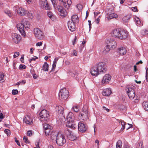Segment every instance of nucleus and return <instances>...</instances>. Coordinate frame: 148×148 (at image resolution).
<instances>
[{"instance_id":"1","label":"nucleus","mask_w":148,"mask_h":148,"mask_svg":"<svg viewBox=\"0 0 148 148\" xmlns=\"http://www.w3.org/2000/svg\"><path fill=\"white\" fill-rule=\"evenodd\" d=\"M51 140L54 144L56 143L60 146H62L66 142L64 136L60 132H52L51 134Z\"/></svg>"},{"instance_id":"2","label":"nucleus","mask_w":148,"mask_h":148,"mask_svg":"<svg viewBox=\"0 0 148 148\" xmlns=\"http://www.w3.org/2000/svg\"><path fill=\"white\" fill-rule=\"evenodd\" d=\"M106 67V64L104 62L98 63L91 68V74L93 76H97L100 73H105L107 70Z\"/></svg>"},{"instance_id":"3","label":"nucleus","mask_w":148,"mask_h":148,"mask_svg":"<svg viewBox=\"0 0 148 148\" xmlns=\"http://www.w3.org/2000/svg\"><path fill=\"white\" fill-rule=\"evenodd\" d=\"M111 34L114 37L121 39H123L127 37L128 36V32L123 29H119L113 30Z\"/></svg>"},{"instance_id":"4","label":"nucleus","mask_w":148,"mask_h":148,"mask_svg":"<svg viewBox=\"0 0 148 148\" xmlns=\"http://www.w3.org/2000/svg\"><path fill=\"white\" fill-rule=\"evenodd\" d=\"M88 118L87 107L86 106H84L82 108L78 116V118L84 121H86L88 119Z\"/></svg>"},{"instance_id":"5","label":"nucleus","mask_w":148,"mask_h":148,"mask_svg":"<svg viewBox=\"0 0 148 148\" xmlns=\"http://www.w3.org/2000/svg\"><path fill=\"white\" fill-rule=\"evenodd\" d=\"M40 120L42 122H47L49 119V112L45 110H42L39 114Z\"/></svg>"},{"instance_id":"6","label":"nucleus","mask_w":148,"mask_h":148,"mask_svg":"<svg viewBox=\"0 0 148 148\" xmlns=\"http://www.w3.org/2000/svg\"><path fill=\"white\" fill-rule=\"evenodd\" d=\"M56 109L58 110L59 117L60 121L62 122H64L66 119L64 114V108L61 106H57Z\"/></svg>"},{"instance_id":"7","label":"nucleus","mask_w":148,"mask_h":148,"mask_svg":"<svg viewBox=\"0 0 148 148\" xmlns=\"http://www.w3.org/2000/svg\"><path fill=\"white\" fill-rule=\"evenodd\" d=\"M69 92L66 88L61 89L59 93V99L60 100L66 99L68 97Z\"/></svg>"},{"instance_id":"8","label":"nucleus","mask_w":148,"mask_h":148,"mask_svg":"<svg viewBox=\"0 0 148 148\" xmlns=\"http://www.w3.org/2000/svg\"><path fill=\"white\" fill-rule=\"evenodd\" d=\"M34 32L35 36L38 39L42 40L44 37L45 36L44 33L39 28H34Z\"/></svg>"},{"instance_id":"9","label":"nucleus","mask_w":148,"mask_h":148,"mask_svg":"<svg viewBox=\"0 0 148 148\" xmlns=\"http://www.w3.org/2000/svg\"><path fill=\"white\" fill-rule=\"evenodd\" d=\"M64 132L68 138L71 140L74 141L77 138V137L74 135L71 131L69 130L67 128H66L65 129Z\"/></svg>"},{"instance_id":"10","label":"nucleus","mask_w":148,"mask_h":148,"mask_svg":"<svg viewBox=\"0 0 148 148\" xmlns=\"http://www.w3.org/2000/svg\"><path fill=\"white\" fill-rule=\"evenodd\" d=\"M17 29L19 30L21 33V35L23 36L26 35L25 32V25L22 23H18L16 25Z\"/></svg>"},{"instance_id":"11","label":"nucleus","mask_w":148,"mask_h":148,"mask_svg":"<svg viewBox=\"0 0 148 148\" xmlns=\"http://www.w3.org/2000/svg\"><path fill=\"white\" fill-rule=\"evenodd\" d=\"M106 42L107 44V45L110 47L112 49L115 48L116 46V42L112 38H108Z\"/></svg>"},{"instance_id":"12","label":"nucleus","mask_w":148,"mask_h":148,"mask_svg":"<svg viewBox=\"0 0 148 148\" xmlns=\"http://www.w3.org/2000/svg\"><path fill=\"white\" fill-rule=\"evenodd\" d=\"M39 4L42 8H45L47 10L50 9V7L48 4L47 0H40Z\"/></svg>"},{"instance_id":"13","label":"nucleus","mask_w":148,"mask_h":148,"mask_svg":"<svg viewBox=\"0 0 148 148\" xmlns=\"http://www.w3.org/2000/svg\"><path fill=\"white\" fill-rule=\"evenodd\" d=\"M12 37L13 41L16 44L19 43L21 39V36L16 33L12 34Z\"/></svg>"},{"instance_id":"14","label":"nucleus","mask_w":148,"mask_h":148,"mask_svg":"<svg viewBox=\"0 0 148 148\" xmlns=\"http://www.w3.org/2000/svg\"><path fill=\"white\" fill-rule=\"evenodd\" d=\"M61 5H63L64 8L68 9L72 3L71 0H59Z\"/></svg>"},{"instance_id":"15","label":"nucleus","mask_w":148,"mask_h":148,"mask_svg":"<svg viewBox=\"0 0 148 148\" xmlns=\"http://www.w3.org/2000/svg\"><path fill=\"white\" fill-rule=\"evenodd\" d=\"M78 125L79 130L82 132H85L87 129V126L81 122H79Z\"/></svg>"},{"instance_id":"16","label":"nucleus","mask_w":148,"mask_h":148,"mask_svg":"<svg viewBox=\"0 0 148 148\" xmlns=\"http://www.w3.org/2000/svg\"><path fill=\"white\" fill-rule=\"evenodd\" d=\"M58 11L59 12V14L61 16L64 17L67 15V14L66 10L63 9L61 6H58Z\"/></svg>"},{"instance_id":"17","label":"nucleus","mask_w":148,"mask_h":148,"mask_svg":"<svg viewBox=\"0 0 148 148\" xmlns=\"http://www.w3.org/2000/svg\"><path fill=\"white\" fill-rule=\"evenodd\" d=\"M18 14L21 16H24L28 12L22 8H18L17 10Z\"/></svg>"},{"instance_id":"18","label":"nucleus","mask_w":148,"mask_h":148,"mask_svg":"<svg viewBox=\"0 0 148 148\" xmlns=\"http://www.w3.org/2000/svg\"><path fill=\"white\" fill-rule=\"evenodd\" d=\"M23 121L26 124L32 125L33 124V119L29 116H25L23 119Z\"/></svg>"},{"instance_id":"19","label":"nucleus","mask_w":148,"mask_h":148,"mask_svg":"<svg viewBox=\"0 0 148 148\" xmlns=\"http://www.w3.org/2000/svg\"><path fill=\"white\" fill-rule=\"evenodd\" d=\"M73 121H67L66 124V126L69 128L74 129L76 126L75 125V123Z\"/></svg>"},{"instance_id":"20","label":"nucleus","mask_w":148,"mask_h":148,"mask_svg":"<svg viewBox=\"0 0 148 148\" xmlns=\"http://www.w3.org/2000/svg\"><path fill=\"white\" fill-rule=\"evenodd\" d=\"M111 78V76L109 74H106L103 77L102 83L105 84H106L110 80Z\"/></svg>"},{"instance_id":"21","label":"nucleus","mask_w":148,"mask_h":148,"mask_svg":"<svg viewBox=\"0 0 148 148\" xmlns=\"http://www.w3.org/2000/svg\"><path fill=\"white\" fill-rule=\"evenodd\" d=\"M68 26L69 29L71 32H73L75 30V23L70 21L68 23Z\"/></svg>"},{"instance_id":"22","label":"nucleus","mask_w":148,"mask_h":148,"mask_svg":"<svg viewBox=\"0 0 148 148\" xmlns=\"http://www.w3.org/2000/svg\"><path fill=\"white\" fill-rule=\"evenodd\" d=\"M111 93V90L110 88H107L103 90L102 92L103 96H109Z\"/></svg>"},{"instance_id":"23","label":"nucleus","mask_w":148,"mask_h":148,"mask_svg":"<svg viewBox=\"0 0 148 148\" xmlns=\"http://www.w3.org/2000/svg\"><path fill=\"white\" fill-rule=\"evenodd\" d=\"M74 119V116L72 112H69L66 117L67 121H73Z\"/></svg>"},{"instance_id":"24","label":"nucleus","mask_w":148,"mask_h":148,"mask_svg":"<svg viewBox=\"0 0 148 148\" xmlns=\"http://www.w3.org/2000/svg\"><path fill=\"white\" fill-rule=\"evenodd\" d=\"M72 22L75 23H77L79 22V19L78 16L76 15H73L71 17Z\"/></svg>"},{"instance_id":"25","label":"nucleus","mask_w":148,"mask_h":148,"mask_svg":"<svg viewBox=\"0 0 148 148\" xmlns=\"http://www.w3.org/2000/svg\"><path fill=\"white\" fill-rule=\"evenodd\" d=\"M118 51L121 55H124L126 54L127 51L125 47H121L118 49Z\"/></svg>"},{"instance_id":"26","label":"nucleus","mask_w":148,"mask_h":148,"mask_svg":"<svg viewBox=\"0 0 148 148\" xmlns=\"http://www.w3.org/2000/svg\"><path fill=\"white\" fill-rule=\"evenodd\" d=\"M134 86L132 85H128L126 87L127 93L131 92L132 91H135L134 89Z\"/></svg>"},{"instance_id":"27","label":"nucleus","mask_w":148,"mask_h":148,"mask_svg":"<svg viewBox=\"0 0 148 148\" xmlns=\"http://www.w3.org/2000/svg\"><path fill=\"white\" fill-rule=\"evenodd\" d=\"M21 22L23 24V25H24L25 29V30H27L29 29L30 23L29 21H25L24 20H23Z\"/></svg>"},{"instance_id":"28","label":"nucleus","mask_w":148,"mask_h":148,"mask_svg":"<svg viewBox=\"0 0 148 148\" xmlns=\"http://www.w3.org/2000/svg\"><path fill=\"white\" fill-rule=\"evenodd\" d=\"M129 98L130 99H133L135 96V91H132L131 92L127 93Z\"/></svg>"},{"instance_id":"29","label":"nucleus","mask_w":148,"mask_h":148,"mask_svg":"<svg viewBox=\"0 0 148 148\" xmlns=\"http://www.w3.org/2000/svg\"><path fill=\"white\" fill-rule=\"evenodd\" d=\"M4 12L10 18H12L13 17V14L10 10H4Z\"/></svg>"},{"instance_id":"30","label":"nucleus","mask_w":148,"mask_h":148,"mask_svg":"<svg viewBox=\"0 0 148 148\" xmlns=\"http://www.w3.org/2000/svg\"><path fill=\"white\" fill-rule=\"evenodd\" d=\"M118 121L119 123H121V124L122 125V128L120 130L121 131H123L125 129V125L126 123L122 120H118Z\"/></svg>"},{"instance_id":"31","label":"nucleus","mask_w":148,"mask_h":148,"mask_svg":"<svg viewBox=\"0 0 148 148\" xmlns=\"http://www.w3.org/2000/svg\"><path fill=\"white\" fill-rule=\"evenodd\" d=\"M58 58H55V59L54 60L53 62V64L52 65V68L51 69V71H52L53 70L54 71V69L56 67V64L57 63V62Z\"/></svg>"},{"instance_id":"32","label":"nucleus","mask_w":148,"mask_h":148,"mask_svg":"<svg viewBox=\"0 0 148 148\" xmlns=\"http://www.w3.org/2000/svg\"><path fill=\"white\" fill-rule=\"evenodd\" d=\"M117 15L115 13H111L109 14L108 19H111L113 18H116L117 17Z\"/></svg>"},{"instance_id":"33","label":"nucleus","mask_w":148,"mask_h":148,"mask_svg":"<svg viewBox=\"0 0 148 148\" xmlns=\"http://www.w3.org/2000/svg\"><path fill=\"white\" fill-rule=\"evenodd\" d=\"M49 65L47 62H45L42 66V70L45 71H48Z\"/></svg>"},{"instance_id":"34","label":"nucleus","mask_w":148,"mask_h":148,"mask_svg":"<svg viewBox=\"0 0 148 148\" xmlns=\"http://www.w3.org/2000/svg\"><path fill=\"white\" fill-rule=\"evenodd\" d=\"M110 50V47L106 45L104 48L102 52L103 53L106 54L108 53Z\"/></svg>"},{"instance_id":"35","label":"nucleus","mask_w":148,"mask_h":148,"mask_svg":"<svg viewBox=\"0 0 148 148\" xmlns=\"http://www.w3.org/2000/svg\"><path fill=\"white\" fill-rule=\"evenodd\" d=\"M131 18L130 15H127L125 16H124L123 19V21L124 23H126L128 20H130Z\"/></svg>"},{"instance_id":"36","label":"nucleus","mask_w":148,"mask_h":148,"mask_svg":"<svg viewBox=\"0 0 148 148\" xmlns=\"http://www.w3.org/2000/svg\"><path fill=\"white\" fill-rule=\"evenodd\" d=\"M47 14L48 16L51 19L53 20L55 18L52 12L50 11H48L47 12Z\"/></svg>"},{"instance_id":"37","label":"nucleus","mask_w":148,"mask_h":148,"mask_svg":"<svg viewBox=\"0 0 148 148\" xmlns=\"http://www.w3.org/2000/svg\"><path fill=\"white\" fill-rule=\"evenodd\" d=\"M143 106L145 110L148 111V102H143Z\"/></svg>"},{"instance_id":"38","label":"nucleus","mask_w":148,"mask_h":148,"mask_svg":"<svg viewBox=\"0 0 148 148\" xmlns=\"http://www.w3.org/2000/svg\"><path fill=\"white\" fill-rule=\"evenodd\" d=\"M122 146V142L121 140H119L116 143V148H121Z\"/></svg>"},{"instance_id":"39","label":"nucleus","mask_w":148,"mask_h":148,"mask_svg":"<svg viewBox=\"0 0 148 148\" xmlns=\"http://www.w3.org/2000/svg\"><path fill=\"white\" fill-rule=\"evenodd\" d=\"M43 127L45 130L48 129H52V127L49 125L47 123L43 124Z\"/></svg>"},{"instance_id":"40","label":"nucleus","mask_w":148,"mask_h":148,"mask_svg":"<svg viewBox=\"0 0 148 148\" xmlns=\"http://www.w3.org/2000/svg\"><path fill=\"white\" fill-rule=\"evenodd\" d=\"M4 75L3 73H1L0 75V83L2 82H4L5 79H4Z\"/></svg>"},{"instance_id":"41","label":"nucleus","mask_w":148,"mask_h":148,"mask_svg":"<svg viewBox=\"0 0 148 148\" xmlns=\"http://www.w3.org/2000/svg\"><path fill=\"white\" fill-rule=\"evenodd\" d=\"M72 108L75 112H77L79 111V107L78 106H73Z\"/></svg>"},{"instance_id":"42","label":"nucleus","mask_w":148,"mask_h":148,"mask_svg":"<svg viewBox=\"0 0 148 148\" xmlns=\"http://www.w3.org/2000/svg\"><path fill=\"white\" fill-rule=\"evenodd\" d=\"M135 20L136 23L139 25H141V23L140 19L138 17L135 18Z\"/></svg>"},{"instance_id":"43","label":"nucleus","mask_w":148,"mask_h":148,"mask_svg":"<svg viewBox=\"0 0 148 148\" xmlns=\"http://www.w3.org/2000/svg\"><path fill=\"white\" fill-rule=\"evenodd\" d=\"M51 129H48L45 130V133L46 136L49 135Z\"/></svg>"},{"instance_id":"44","label":"nucleus","mask_w":148,"mask_h":148,"mask_svg":"<svg viewBox=\"0 0 148 148\" xmlns=\"http://www.w3.org/2000/svg\"><path fill=\"white\" fill-rule=\"evenodd\" d=\"M28 13L27 16L29 18H30L31 19H32L34 17V15L32 13L29 12H28Z\"/></svg>"},{"instance_id":"45","label":"nucleus","mask_w":148,"mask_h":148,"mask_svg":"<svg viewBox=\"0 0 148 148\" xmlns=\"http://www.w3.org/2000/svg\"><path fill=\"white\" fill-rule=\"evenodd\" d=\"M4 132L7 134V136H9L10 135V131L8 129H5L4 130Z\"/></svg>"},{"instance_id":"46","label":"nucleus","mask_w":148,"mask_h":148,"mask_svg":"<svg viewBox=\"0 0 148 148\" xmlns=\"http://www.w3.org/2000/svg\"><path fill=\"white\" fill-rule=\"evenodd\" d=\"M124 148H133V147L129 145L127 143H125L123 146Z\"/></svg>"},{"instance_id":"47","label":"nucleus","mask_w":148,"mask_h":148,"mask_svg":"<svg viewBox=\"0 0 148 148\" xmlns=\"http://www.w3.org/2000/svg\"><path fill=\"white\" fill-rule=\"evenodd\" d=\"M77 7L79 10H81L82 9V6L81 4H80L77 5Z\"/></svg>"},{"instance_id":"48","label":"nucleus","mask_w":148,"mask_h":148,"mask_svg":"<svg viewBox=\"0 0 148 148\" xmlns=\"http://www.w3.org/2000/svg\"><path fill=\"white\" fill-rule=\"evenodd\" d=\"M24 141L27 143H29V141L28 140V138L26 136H24L23 137V138Z\"/></svg>"},{"instance_id":"49","label":"nucleus","mask_w":148,"mask_h":148,"mask_svg":"<svg viewBox=\"0 0 148 148\" xmlns=\"http://www.w3.org/2000/svg\"><path fill=\"white\" fill-rule=\"evenodd\" d=\"M18 91L17 90H12V93L13 95H16L18 93Z\"/></svg>"},{"instance_id":"50","label":"nucleus","mask_w":148,"mask_h":148,"mask_svg":"<svg viewBox=\"0 0 148 148\" xmlns=\"http://www.w3.org/2000/svg\"><path fill=\"white\" fill-rule=\"evenodd\" d=\"M146 78L147 82H148V68L146 69Z\"/></svg>"},{"instance_id":"51","label":"nucleus","mask_w":148,"mask_h":148,"mask_svg":"<svg viewBox=\"0 0 148 148\" xmlns=\"http://www.w3.org/2000/svg\"><path fill=\"white\" fill-rule=\"evenodd\" d=\"M32 130H29L28 131L27 133V136H31L32 135Z\"/></svg>"},{"instance_id":"52","label":"nucleus","mask_w":148,"mask_h":148,"mask_svg":"<svg viewBox=\"0 0 148 148\" xmlns=\"http://www.w3.org/2000/svg\"><path fill=\"white\" fill-rule=\"evenodd\" d=\"M25 69V65H23L22 64L20 65L19 66V69Z\"/></svg>"},{"instance_id":"53","label":"nucleus","mask_w":148,"mask_h":148,"mask_svg":"<svg viewBox=\"0 0 148 148\" xmlns=\"http://www.w3.org/2000/svg\"><path fill=\"white\" fill-rule=\"evenodd\" d=\"M148 31L147 30H143L142 31V33L143 35H145L146 34H148Z\"/></svg>"},{"instance_id":"54","label":"nucleus","mask_w":148,"mask_h":148,"mask_svg":"<svg viewBox=\"0 0 148 148\" xmlns=\"http://www.w3.org/2000/svg\"><path fill=\"white\" fill-rule=\"evenodd\" d=\"M19 55V52H16L15 53L14 55V58H15L16 57L18 56Z\"/></svg>"},{"instance_id":"55","label":"nucleus","mask_w":148,"mask_h":148,"mask_svg":"<svg viewBox=\"0 0 148 148\" xmlns=\"http://www.w3.org/2000/svg\"><path fill=\"white\" fill-rule=\"evenodd\" d=\"M38 58L37 57L35 56L34 57L32 58L31 59H30L29 62L31 63V61H32V60L35 61L36 59H38Z\"/></svg>"},{"instance_id":"56","label":"nucleus","mask_w":148,"mask_h":148,"mask_svg":"<svg viewBox=\"0 0 148 148\" xmlns=\"http://www.w3.org/2000/svg\"><path fill=\"white\" fill-rule=\"evenodd\" d=\"M100 16H99V17L97 18L95 20V22L97 24H98L99 21L100 20Z\"/></svg>"},{"instance_id":"57","label":"nucleus","mask_w":148,"mask_h":148,"mask_svg":"<svg viewBox=\"0 0 148 148\" xmlns=\"http://www.w3.org/2000/svg\"><path fill=\"white\" fill-rule=\"evenodd\" d=\"M71 54L73 56H77V51L75 50H74L73 53Z\"/></svg>"},{"instance_id":"58","label":"nucleus","mask_w":148,"mask_h":148,"mask_svg":"<svg viewBox=\"0 0 148 148\" xmlns=\"http://www.w3.org/2000/svg\"><path fill=\"white\" fill-rule=\"evenodd\" d=\"M42 42H38L36 44V45L37 46H41L42 45Z\"/></svg>"},{"instance_id":"59","label":"nucleus","mask_w":148,"mask_h":148,"mask_svg":"<svg viewBox=\"0 0 148 148\" xmlns=\"http://www.w3.org/2000/svg\"><path fill=\"white\" fill-rule=\"evenodd\" d=\"M138 145H139V146L138 147V148H143V145L141 143H138Z\"/></svg>"},{"instance_id":"60","label":"nucleus","mask_w":148,"mask_h":148,"mask_svg":"<svg viewBox=\"0 0 148 148\" xmlns=\"http://www.w3.org/2000/svg\"><path fill=\"white\" fill-rule=\"evenodd\" d=\"M36 147H34V148H40L39 142H37L36 143Z\"/></svg>"},{"instance_id":"61","label":"nucleus","mask_w":148,"mask_h":148,"mask_svg":"<svg viewBox=\"0 0 148 148\" xmlns=\"http://www.w3.org/2000/svg\"><path fill=\"white\" fill-rule=\"evenodd\" d=\"M132 10L134 12H137L138 10L137 8L136 7H133Z\"/></svg>"},{"instance_id":"62","label":"nucleus","mask_w":148,"mask_h":148,"mask_svg":"<svg viewBox=\"0 0 148 148\" xmlns=\"http://www.w3.org/2000/svg\"><path fill=\"white\" fill-rule=\"evenodd\" d=\"M88 22L89 23V29H90L91 28V25L92 24L91 23V21L90 20L88 21Z\"/></svg>"},{"instance_id":"63","label":"nucleus","mask_w":148,"mask_h":148,"mask_svg":"<svg viewBox=\"0 0 148 148\" xmlns=\"http://www.w3.org/2000/svg\"><path fill=\"white\" fill-rule=\"evenodd\" d=\"M103 108L104 110H106L107 112H109V110L107 108H106L104 106H103Z\"/></svg>"},{"instance_id":"64","label":"nucleus","mask_w":148,"mask_h":148,"mask_svg":"<svg viewBox=\"0 0 148 148\" xmlns=\"http://www.w3.org/2000/svg\"><path fill=\"white\" fill-rule=\"evenodd\" d=\"M33 77L35 79H36L38 77V76L37 75H36V74H33Z\"/></svg>"}]
</instances>
